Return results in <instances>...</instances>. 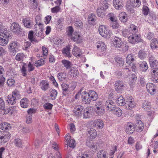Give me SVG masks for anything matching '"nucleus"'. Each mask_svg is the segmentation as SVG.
Returning a JSON list of instances; mask_svg holds the SVG:
<instances>
[{"label":"nucleus","instance_id":"47","mask_svg":"<svg viewBox=\"0 0 158 158\" xmlns=\"http://www.w3.org/2000/svg\"><path fill=\"white\" fill-rule=\"evenodd\" d=\"M6 108L5 107V104L3 99L2 98L0 97V110H2L6 112H4L5 114H6L9 112L8 110L7 112L6 111Z\"/></svg>","mask_w":158,"mask_h":158},{"label":"nucleus","instance_id":"52","mask_svg":"<svg viewBox=\"0 0 158 158\" xmlns=\"http://www.w3.org/2000/svg\"><path fill=\"white\" fill-rule=\"evenodd\" d=\"M115 61L119 65V66H123L124 63V60L120 57H116L115 58Z\"/></svg>","mask_w":158,"mask_h":158},{"label":"nucleus","instance_id":"28","mask_svg":"<svg viewBox=\"0 0 158 158\" xmlns=\"http://www.w3.org/2000/svg\"><path fill=\"white\" fill-rule=\"evenodd\" d=\"M119 17V20L123 23L126 22L128 19L127 15L124 12H123L120 13Z\"/></svg>","mask_w":158,"mask_h":158},{"label":"nucleus","instance_id":"55","mask_svg":"<svg viewBox=\"0 0 158 158\" xmlns=\"http://www.w3.org/2000/svg\"><path fill=\"white\" fill-rule=\"evenodd\" d=\"M66 140L68 141V146L72 148H74L76 144L75 143V140L73 139H70L69 142H68L69 140H68V139H67Z\"/></svg>","mask_w":158,"mask_h":158},{"label":"nucleus","instance_id":"40","mask_svg":"<svg viewBox=\"0 0 158 158\" xmlns=\"http://www.w3.org/2000/svg\"><path fill=\"white\" fill-rule=\"evenodd\" d=\"M88 19L89 23L93 24L96 20L95 15L93 13L90 14L88 16Z\"/></svg>","mask_w":158,"mask_h":158},{"label":"nucleus","instance_id":"8","mask_svg":"<svg viewBox=\"0 0 158 158\" xmlns=\"http://www.w3.org/2000/svg\"><path fill=\"white\" fill-rule=\"evenodd\" d=\"M125 106L127 109H131L135 106V102L132 99V97H130L126 100L125 103Z\"/></svg>","mask_w":158,"mask_h":158},{"label":"nucleus","instance_id":"15","mask_svg":"<svg viewBox=\"0 0 158 158\" xmlns=\"http://www.w3.org/2000/svg\"><path fill=\"white\" fill-rule=\"evenodd\" d=\"M115 104L114 102L111 100H108L106 102L105 106L106 109L110 111L115 107Z\"/></svg>","mask_w":158,"mask_h":158},{"label":"nucleus","instance_id":"10","mask_svg":"<svg viewBox=\"0 0 158 158\" xmlns=\"http://www.w3.org/2000/svg\"><path fill=\"white\" fill-rule=\"evenodd\" d=\"M16 98H18L17 93L15 92H13L11 96H8L6 101L10 105H14L16 103Z\"/></svg>","mask_w":158,"mask_h":158},{"label":"nucleus","instance_id":"63","mask_svg":"<svg viewBox=\"0 0 158 158\" xmlns=\"http://www.w3.org/2000/svg\"><path fill=\"white\" fill-rule=\"evenodd\" d=\"M15 83V81L12 79H8L6 82L8 86H11L13 85Z\"/></svg>","mask_w":158,"mask_h":158},{"label":"nucleus","instance_id":"59","mask_svg":"<svg viewBox=\"0 0 158 158\" xmlns=\"http://www.w3.org/2000/svg\"><path fill=\"white\" fill-rule=\"evenodd\" d=\"M112 22V23H111L110 26L112 28L115 29H117L119 25L116 20H115Z\"/></svg>","mask_w":158,"mask_h":158},{"label":"nucleus","instance_id":"19","mask_svg":"<svg viewBox=\"0 0 158 158\" xmlns=\"http://www.w3.org/2000/svg\"><path fill=\"white\" fill-rule=\"evenodd\" d=\"M82 98L83 101L87 104H89L91 100L89 93H87L86 91L82 93Z\"/></svg>","mask_w":158,"mask_h":158},{"label":"nucleus","instance_id":"32","mask_svg":"<svg viewBox=\"0 0 158 158\" xmlns=\"http://www.w3.org/2000/svg\"><path fill=\"white\" fill-rule=\"evenodd\" d=\"M10 124L7 123H1L0 128L2 130H9L11 129Z\"/></svg>","mask_w":158,"mask_h":158},{"label":"nucleus","instance_id":"18","mask_svg":"<svg viewBox=\"0 0 158 158\" xmlns=\"http://www.w3.org/2000/svg\"><path fill=\"white\" fill-rule=\"evenodd\" d=\"M113 39L114 46L117 48H120L123 43L121 38L117 36H115Z\"/></svg>","mask_w":158,"mask_h":158},{"label":"nucleus","instance_id":"33","mask_svg":"<svg viewBox=\"0 0 158 158\" xmlns=\"http://www.w3.org/2000/svg\"><path fill=\"white\" fill-rule=\"evenodd\" d=\"M23 23L24 26L27 28H30L32 27V24L31 23L30 20L27 18L23 19Z\"/></svg>","mask_w":158,"mask_h":158},{"label":"nucleus","instance_id":"27","mask_svg":"<svg viewBox=\"0 0 158 158\" xmlns=\"http://www.w3.org/2000/svg\"><path fill=\"white\" fill-rule=\"evenodd\" d=\"M150 47L153 50L158 48V40L156 38L152 39L150 43Z\"/></svg>","mask_w":158,"mask_h":158},{"label":"nucleus","instance_id":"26","mask_svg":"<svg viewBox=\"0 0 158 158\" xmlns=\"http://www.w3.org/2000/svg\"><path fill=\"white\" fill-rule=\"evenodd\" d=\"M34 32L33 31H30L28 34V38L31 42L33 44L38 42V41L34 37Z\"/></svg>","mask_w":158,"mask_h":158},{"label":"nucleus","instance_id":"64","mask_svg":"<svg viewBox=\"0 0 158 158\" xmlns=\"http://www.w3.org/2000/svg\"><path fill=\"white\" fill-rule=\"evenodd\" d=\"M50 81L52 82V83L56 87H58V84L56 82L54 77L52 76H51L49 77Z\"/></svg>","mask_w":158,"mask_h":158},{"label":"nucleus","instance_id":"61","mask_svg":"<svg viewBox=\"0 0 158 158\" xmlns=\"http://www.w3.org/2000/svg\"><path fill=\"white\" fill-rule=\"evenodd\" d=\"M53 105L50 103H46L43 105L44 108L46 110H50L52 108Z\"/></svg>","mask_w":158,"mask_h":158},{"label":"nucleus","instance_id":"53","mask_svg":"<svg viewBox=\"0 0 158 158\" xmlns=\"http://www.w3.org/2000/svg\"><path fill=\"white\" fill-rule=\"evenodd\" d=\"M155 73H154V76H153L152 78V80L154 83L158 82V70H156Z\"/></svg>","mask_w":158,"mask_h":158},{"label":"nucleus","instance_id":"22","mask_svg":"<svg viewBox=\"0 0 158 158\" xmlns=\"http://www.w3.org/2000/svg\"><path fill=\"white\" fill-rule=\"evenodd\" d=\"M72 53L75 56L80 57L81 56V50L78 47L74 46L73 50Z\"/></svg>","mask_w":158,"mask_h":158},{"label":"nucleus","instance_id":"57","mask_svg":"<svg viewBox=\"0 0 158 158\" xmlns=\"http://www.w3.org/2000/svg\"><path fill=\"white\" fill-rule=\"evenodd\" d=\"M24 57V54L19 53L17 54L15 57L16 60L18 61H22Z\"/></svg>","mask_w":158,"mask_h":158},{"label":"nucleus","instance_id":"9","mask_svg":"<svg viewBox=\"0 0 158 158\" xmlns=\"http://www.w3.org/2000/svg\"><path fill=\"white\" fill-rule=\"evenodd\" d=\"M148 92L151 94H154L156 92V86L153 84L149 83L146 85Z\"/></svg>","mask_w":158,"mask_h":158},{"label":"nucleus","instance_id":"29","mask_svg":"<svg viewBox=\"0 0 158 158\" xmlns=\"http://www.w3.org/2000/svg\"><path fill=\"white\" fill-rule=\"evenodd\" d=\"M61 63L67 69H70L72 67L73 64L72 62L68 60H61Z\"/></svg>","mask_w":158,"mask_h":158},{"label":"nucleus","instance_id":"25","mask_svg":"<svg viewBox=\"0 0 158 158\" xmlns=\"http://www.w3.org/2000/svg\"><path fill=\"white\" fill-rule=\"evenodd\" d=\"M117 99L116 100L117 104L118 105L122 106L125 105V101L122 95H119L117 96Z\"/></svg>","mask_w":158,"mask_h":158},{"label":"nucleus","instance_id":"23","mask_svg":"<svg viewBox=\"0 0 158 158\" xmlns=\"http://www.w3.org/2000/svg\"><path fill=\"white\" fill-rule=\"evenodd\" d=\"M93 125L97 128L102 129L103 127L104 123L101 119H98L94 121L93 123Z\"/></svg>","mask_w":158,"mask_h":158},{"label":"nucleus","instance_id":"48","mask_svg":"<svg viewBox=\"0 0 158 158\" xmlns=\"http://www.w3.org/2000/svg\"><path fill=\"white\" fill-rule=\"evenodd\" d=\"M130 2L131 4L134 7H139L141 4V2L139 0H131Z\"/></svg>","mask_w":158,"mask_h":158},{"label":"nucleus","instance_id":"41","mask_svg":"<svg viewBox=\"0 0 158 158\" xmlns=\"http://www.w3.org/2000/svg\"><path fill=\"white\" fill-rule=\"evenodd\" d=\"M134 56L131 53L128 55L126 58V62L128 64H132V63L134 61Z\"/></svg>","mask_w":158,"mask_h":158},{"label":"nucleus","instance_id":"14","mask_svg":"<svg viewBox=\"0 0 158 158\" xmlns=\"http://www.w3.org/2000/svg\"><path fill=\"white\" fill-rule=\"evenodd\" d=\"M63 91L62 94L64 96H69L70 94L71 91L69 89V85L65 83L61 85Z\"/></svg>","mask_w":158,"mask_h":158},{"label":"nucleus","instance_id":"60","mask_svg":"<svg viewBox=\"0 0 158 158\" xmlns=\"http://www.w3.org/2000/svg\"><path fill=\"white\" fill-rule=\"evenodd\" d=\"M108 17L112 22L116 20L115 15L113 13L109 14L108 15Z\"/></svg>","mask_w":158,"mask_h":158},{"label":"nucleus","instance_id":"35","mask_svg":"<svg viewBox=\"0 0 158 158\" xmlns=\"http://www.w3.org/2000/svg\"><path fill=\"white\" fill-rule=\"evenodd\" d=\"M70 47L69 45L66 46L65 48H63L62 50L63 53L65 54L67 57H69L71 56L70 52Z\"/></svg>","mask_w":158,"mask_h":158},{"label":"nucleus","instance_id":"3","mask_svg":"<svg viewBox=\"0 0 158 158\" xmlns=\"http://www.w3.org/2000/svg\"><path fill=\"white\" fill-rule=\"evenodd\" d=\"M10 28L11 31L15 34L21 35L23 32L21 27L16 23H12L10 25Z\"/></svg>","mask_w":158,"mask_h":158},{"label":"nucleus","instance_id":"13","mask_svg":"<svg viewBox=\"0 0 158 158\" xmlns=\"http://www.w3.org/2000/svg\"><path fill=\"white\" fill-rule=\"evenodd\" d=\"M113 4L114 7L117 10L122 9L124 6V3L122 0H114Z\"/></svg>","mask_w":158,"mask_h":158},{"label":"nucleus","instance_id":"44","mask_svg":"<svg viewBox=\"0 0 158 158\" xmlns=\"http://www.w3.org/2000/svg\"><path fill=\"white\" fill-rule=\"evenodd\" d=\"M88 133L90 135L91 139H94L97 134L96 130L93 128H90L88 131Z\"/></svg>","mask_w":158,"mask_h":158},{"label":"nucleus","instance_id":"16","mask_svg":"<svg viewBox=\"0 0 158 158\" xmlns=\"http://www.w3.org/2000/svg\"><path fill=\"white\" fill-rule=\"evenodd\" d=\"M84 108L81 105H77L74 107V113L77 116H81L82 114Z\"/></svg>","mask_w":158,"mask_h":158},{"label":"nucleus","instance_id":"39","mask_svg":"<svg viewBox=\"0 0 158 158\" xmlns=\"http://www.w3.org/2000/svg\"><path fill=\"white\" fill-rule=\"evenodd\" d=\"M69 71L71 73V75L73 74V77L74 78L77 77L79 74L77 68L75 67H72L71 69H70Z\"/></svg>","mask_w":158,"mask_h":158},{"label":"nucleus","instance_id":"2","mask_svg":"<svg viewBox=\"0 0 158 158\" xmlns=\"http://www.w3.org/2000/svg\"><path fill=\"white\" fill-rule=\"evenodd\" d=\"M142 40L140 34H136L135 32H133L132 35H130L128 37V41L132 44L141 42Z\"/></svg>","mask_w":158,"mask_h":158},{"label":"nucleus","instance_id":"20","mask_svg":"<svg viewBox=\"0 0 158 158\" xmlns=\"http://www.w3.org/2000/svg\"><path fill=\"white\" fill-rule=\"evenodd\" d=\"M135 128L137 132H141L144 128V124L140 120H137L135 125Z\"/></svg>","mask_w":158,"mask_h":158},{"label":"nucleus","instance_id":"1","mask_svg":"<svg viewBox=\"0 0 158 158\" xmlns=\"http://www.w3.org/2000/svg\"><path fill=\"white\" fill-rule=\"evenodd\" d=\"M12 34L9 33L6 30H2L0 33V45L5 46L8 42L9 39H10Z\"/></svg>","mask_w":158,"mask_h":158},{"label":"nucleus","instance_id":"62","mask_svg":"<svg viewBox=\"0 0 158 158\" xmlns=\"http://www.w3.org/2000/svg\"><path fill=\"white\" fill-rule=\"evenodd\" d=\"M31 42L27 41L25 43L24 45L23 46L22 48L25 50H27L31 46Z\"/></svg>","mask_w":158,"mask_h":158},{"label":"nucleus","instance_id":"21","mask_svg":"<svg viewBox=\"0 0 158 158\" xmlns=\"http://www.w3.org/2000/svg\"><path fill=\"white\" fill-rule=\"evenodd\" d=\"M141 106L142 108L147 111H148L151 108V105L150 102L146 100L143 101Z\"/></svg>","mask_w":158,"mask_h":158},{"label":"nucleus","instance_id":"5","mask_svg":"<svg viewBox=\"0 0 158 158\" xmlns=\"http://www.w3.org/2000/svg\"><path fill=\"white\" fill-rule=\"evenodd\" d=\"M11 136V134L9 132L0 131V142L6 143L9 140Z\"/></svg>","mask_w":158,"mask_h":158},{"label":"nucleus","instance_id":"42","mask_svg":"<svg viewBox=\"0 0 158 158\" xmlns=\"http://www.w3.org/2000/svg\"><path fill=\"white\" fill-rule=\"evenodd\" d=\"M96 143L92 142L90 143L89 142V143L87 142L86 145L87 146L89 147V148L91 151L94 152H95L97 149V147L96 145Z\"/></svg>","mask_w":158,"mask_h":158},{"label":"nucleus","instance_id":"56","mask_svg":"<svg viewBox=\"0 0 158 158\" xmlns=\"http://www.w3.org/2000/svg\"><path fill=\"white\" fill-rule=\"evenodd\" d=\"M146 54L145 52L143 50H140L138 53V56L139 58L141 59H144L145 58Z\"/></svg>","mask_w":158,"mask_h":158},{"label":"nucleus","instance_id":"54","mask_svg":"<svg viewBox=\"0 0 158 158\" xmlns=\"http://www.w3.org/2000/svg\"><path fill=\"white\" fill-rule=\"evenodd\" d=\"M45 63V62L44 60L43 59H41L36 61L35 62L36 64L35 66L37 67H38L39 66L43 65Z\"/></svg>","mask_w":158,"mask_h":158},{"label":"nucleus","instance_id":"43","mask_svg":"<svg viewBox=\"0 0 158 158\" xmlns=\"http://www.w3.org/2000/svg\"><path fill=\"white\" fill-rule=\"evenodd\" d=\"M73 34L72 36V40L77 43H80L81 42V37L80 35L77 34Z\"/></svg>","mask_w":158,"mask_h":158},{"label":"nucleus","instance_id":"50","mask_svg":"<svg viewBox=\"0 0 158 158\" xmlns=\"http://www.w3.org/2000/svg\"><path fill=\"white\" fill-rule=\"evenodd\" d=\"M14 143L16 147L19 148L22 147V141L19 138L15 139H14Z\"/></svg>","mask_w":158,"mask_h":158},{"label":"nucleus","instance_id":"45","mask_svg":"<svg viewBox=\"0 0 158 158\" xmlns=\"http://www.w3.org/2000/svg\"><path fill=\"white\" fill-rule=\"evenodd\" d=\"M96 113L99 115L103 114L105 112L104 107L95 108Z\"/></svg>","mask_w":158,"mask_h":158},{"label":"nucleus","instance_id":"11","mask_svg":"<svg viewBox=\"0 0 158 158\" xmlns=\"http://www.w3.org/2000/svg\"><path fill=\"white\" fill-rule=\"evenodd\" d=\"M40 86L41 89L44 91L47 90L50 88L49 82L45 80H42L40 81Z\"/></svg>","mask_w":158,"mask_h":158},{"label":"nucleus","instance_id":"58","mask_svg":"<svg viewBox=\"0 0 158 158\" xmlns=\"http://www.w3.org/2000/svg\"><path fill=\"white\" fill-rule=\"evenodd\" d=\"M149 11V8L146 6H143L142 8L143 14L145 15H147Z\"/></svg>","mask_w":158,"mask_h":158},{"label":"nucleus","instance_id":"4","mask_svg":"<svg viewBox=\"0 0 158 158\" xmlns=\"http://www.w3.org/2000/svg\"><path fill=\"white\" fill-rule=\"evenodd\" d=\"M149 63L151 68V73H155L156 70H158V61L151 56L149 58Z\"/></svg>","mask_w":158,"mask_h":158},{"label":"nucleus","instance_id":"36","mask_svg":"<svg viewBox=\"0 0 158 158\" xmlns=\"http://www.w3.org/2000/svg\"><path fill=\"white\" fill-rule=\"evenodd\" d=\"M107 152L104 150H100L97 153L98 158H108Z\"/></svg>","mask_w":158,"mask_h":158},{"label":"nucleus","instance_id":"49","mask_svg":"<svg viewBox=\"0 0 158 158\" xmlns=\"http://www.w3.org/2000/svg\"><path fill=\"white\" fill-rule=\"evenodd\" d=\"M58 79L60 81H63L66 79V74L64 73H59L57 74Z\"/></svg>","mask_w":158,"mask_h":158},{"label":"nucleus","instance_id":"37","mask_svg":"<svg viewBox=\"0 0 158 158\" xmlns=\"http://www.w3.org/2000/svg\"><path fill=\"white\" fill-rule=\"evenodd\" d=\"M89 94L91 100L96 101L97 99L98 95L95 91L93 90L89 91Z\"/></svg>","mask_w":158,"mask_h":158},{"label":"nucleus","instance_id":"51","mask_svg":"<svg viewBox=\"0 0 158 158\" xmlns=\"http://www.w3.org/2000/svg\"><path fill=\"white\" fill-rule=\"evenodd\" d=\"M122 33L123 35L125 37H129V35L131 34V32L130 30L127 29H123L122 31Z\"/></svg>","mask_w":158,"mask_h":158},{"label":"nucleus","instance_id":"30","mask_svg":"<svg viewBox=\"0 0 158 158\" xmlns=\"http://www.w3.org/2000/svg\"><path fill=\"white\" fill-rule=\"evenodd\" d=\"M113 114L118 117L121 116L122 113V110L118 107H115L111 111Z\"/></svg>","mask_w":158,"mask_h":158},{"label":"nucleus","instance_id":"38","mask_svg":"<svg viewBox=\"0 0 158 158\" xmlns=\"http://www.w3.org/2000/svg\"><path fill=\"white\" fill-rule=\"evenodd\" d=\"M28 100L27 98H23L20 102L21 106L23 108H27L28 106Z\"/></svg>","mask_w":158,"mask_h":158},{"label":"nucleus","instance_id":"46","mask_svg":"<svg viewBox=\"0 0 158 158\" xmlns=\"http://www.w3.org/2000/svg\"><path fill=\"white\" fill-rule=\"evenodd\" d=\"M27 67V64L26 63H23L22 68L21 69V72L22 74L23 75L24 77H26L27 75L26 68Z\"/></svg>","mask_w":158,"mask_h":158},{"label":"nucleus","instance_id":"34","mask_svg":"<svg viewBox=\"0 0 158 158\" xmlns=\"http://www.w3.org/2000/svg\"><path fill=\"white\" fill-rule=\"evenodd\" d=\"M58 92L56 90L53 89L50 90V96L52 100H55L57 97Z\"/></svg>","mask_w":158,"mask_h":158},{"label":"nucleus","instance_id":"7","mask_svg":"<svg viewBox=\"0 0 158 158\" xmlns=\"http://www.w3.org/2000/svg\"><path fill=\"white\" fill-rule=\"evenodd\" d=\"M114 89L116 92L118 93H121L124 88V84L122 80L116 81L114 85Z\"/></svg>","mask_w":158,"mask_h":158},{"label":"nucleus","instance_id":"6","mask_svg":"<svg viewBox=\"0 0 158 158\" xmlns=\"http://www.w3.org/2000/svg\"><path fill=\"white\" fill-rule=\"evenodd\" d=\"M98 31L100 34L102 36L105 37L109 38L110 34L107 30L105 25H102L100 26L98 28Z\"/></svg>","mask_w":158,"mask_h":158},{"label":"nucleus","instance_id":"12","mask_svg":"<svg viewBox=\"0 0 158 158\" xmlns=\"http://www.w3.org/2000/svg\"><path fill=\"white\" fill-rule=\"evenodd\" d=\"M17 42L16 41L11 43L9 47V50L11 54L14 55L16 53V49L17 47Z\"/></svg>","mask_w":158,"mask_h":158},{"label":"nucleus","instance_id":"31","mask_svg":"<svg viewBox=\"0 0 158 158\" xmlns=\"http://www.w3.org/2000/svg\"><path fill=\"white\" fill-rule=\"evenodd\" d=\"M103 9V8L100 7L97 8L96 10L98 16L101 18H103L105 15V11Z\"/></svg>","mask_w":158,"mask_h":158},{"label":"nucleus","instance_id":"24","mask_svg":"<svg viewBox=\"0 0 158 158\" xmlns=\"http://www.w3.org/2000/svg\"><path fill=\"white\" fill-rule=\"evenodd\" d=\"M139 64V68L141 71L145 72L148 69V66L146 61H143L140 62Z\"/></svg>","mask_w":158,"mask_h":158},{"label":"nucleus","instance_id":"17","mask_svg":"<svg viewBox=\"0 0 158 158\" xmlns=\"http://www.w3.org/2000/svg\"><path fill=\"white\" fill-rule=\"evenodd\" d=\"M93 109L91 107H88L85 109H83V117L87 118H89L92 114Z\"/></svg>","mask_w":158,"mask_h":158}]
</instances>
